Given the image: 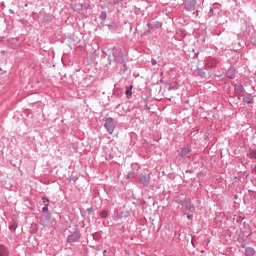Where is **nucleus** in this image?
<instances>
[{"label": "nucleus", "instance_id": "nucleus-1", "mask_svg": "<svg viewBox=\"0 0 256 256\" xmlns=\"http://www.w3.org/2000/svg\"><path fill=\"white\" fill-rule=\"evenodd\" d=\"M108 59L114 61L115 63H125L126 55L123 53V50L118 47L107 50Z\"/></svg>", "mask_w": 256, "mask_h": 256}, {"label": "nucleus", "instance_id": "nucleus-2", "mask_svg": "<svg viewBox=\"0 0 256 256\" xmlns=\"http://www.w3.org/2000/svg\"><path fill=\"white\" fill-rule=\"evenodd\" d=\"M117 123L115 122V119L112 117L107 118L104 124L105 129L109 133V135H113V131H115Z\"/></svg>", "mask_w": 256, "mask_h": 256}, {"label": "nucleus", "instance_id": "nucleus-3", "mask_svg": "<svg viewBox=\"0 0 256 256\" xmlns=\"http://www.w3.org/2000/svg\"><path fill=\"white\" fill-rule=\"evenodd\" d=\"M81 239V230L76 229L74 232L67 237V242L71 244L77 243Z\"/></svg>", "mask_w": 256, "mask_h": 256}, {"label": "nucleus", "instance_id": "nucleus-4", "mask_svg": "<svg viewBox=\"0 0 256 256\" xmlns=\"http://www.w3.org/2000/svg\"><path fill=\"white\" fill-rule=\"evenodd\" d=\"M184 7L186 11H194L197 9V0H185Z\"/></svg>", "mask_w": 256, "mask_h": 256}, {"label": "nucleus", "instance_id": "nucleus-5", "mask_svg": "<svg viewBox=\"0 0 256 256\" xmlns=\"http://www.w3.org/2000/svg\"><path fill=\"white\" fill-rule=\"evenodd\" d=\"M40 225H43L44 227H52L53 220H51L49 215H42L40 218Z\"/></svg>", "mask_w": 256, "mask_h": 256}, {"label": "nucleus", "instance_id": "nucleus-6", "mask_svg": "<svg viewBox=\"0 0 256 256\" xmlns=\"http://www.w3.org/2000/svg\"><path fill=\"white\" fill-rule=\"evenodd\" d=\"M151 180V176L147 173L140 174L139 181L143 184V187H149V181Z\"/></svg>", "mask_w": 256, "mask_h": 256}, {"label": "nucleus", "instance_id": "nucleus-7", "mask_svg": "<svg viewBox=\"0 0 256 256\" xmlns=\"http://www.w3.org/2000/svg\"><path fill=\"white\" fill-rule=\"evenodd\" d=\"M148 31L144 32V35H149L151 31H155V29H160L161 23L159 21H155L153 23H148Z\"/></svg>", "mask_w": 256, "mask_h": 256}, {"label": "nucleus", "instance_id": "nucleus-8", "mask_svg": "<svg viewBox=\"0 0 256 256\" xmlns=\"http://www.w3.org/2000/svg\"><path fill=\"white\" fill-rule=\"evenodd\" d=\"M70 7L74 11H83V9H89V4L72 3Z\"/></svg>", "mask_w": 256, "mask_h": 256}, {"label": "nucleus", "instance_id": "nucleus-9", "mask_svg": "<svg viewBox=\"0 0 256 256\" xmlns=\"http://www.w3.org/2000/svg\"><path fill=\"white\" fill-rule=\"evenodd\" d=\"M191 153V148L190 147H185V148H180L178 150V157H187Z\"/></svg>", "mask_w": 256, "mask_h": 256}, {"label": "nucleus", "instance_id": "nucleus-10", "mask_svg": "<svg viewBox=\"0 0 256 256\" xmlns=\"http://www.w3.org/2000/svg\"><path fill=\"white\" fill-rule=\"evenodd\" d=\"M194 209H195V207L191 204V201H189V200H186V202H184V205L182 206V211L193 212Z\"/></svg>", "mask_w": 256, "mask_h": 256}, {"label": "nucleus", "instance_id": "nucleus-11", "mask_svg": "<svg viewBox=\"0 0 256 256\" xmlns=\"http://www.w3.org/2000/svg\"><path fill=\"white\" fill-rule=\"evenodd\" d=\"M215 65H217V60H215L214 58L209 57L205 60V67L211 68L215 67Z\"/></svg>", "mask_w": 256, "mask_h": 256}, {"label": "nucleus", "instance_id": "nucleus-12", "mask_svg": "<svg viewBox=\"0 0 256 256\" xmlns=\"http://www.w3.org/2000/svg\"><path fill=\"white\" fill-rule=\"evenodd\" d=\"M234 91L236 95H241V93H245V87H243L241 84H236L234 87Z\"/></svg>", "mask_w": 256, "mask_h": 256}, {"label": "nucleus", "instance_id": "nucleus-13", "mask_svg": "<svg viewBox=\"0 0 256 256\" xmlns=\"http://www.w3.org/2000/svg\"><path fill=\"white\" fill-rule=\"evenodd\" d=\"M226 77H228L229 79H235V68L234 67H230L227 70Z\"/></svg>", "mask_w": 256, "mask_h": 256}, {"label": "nucleus", "instance_id": "nucleus-14", "mask_svg": "<svg viewBox=\"0 0 256 256\" xmlns=\"http://www.w3.org/2000/svg\"><path fill=\"white\" fill-rule=\"evenodd\" d=\"M0 256H9V250L4 245L0 246Z\"/></svg>", "mask_w": 256, "mask_h": 256}, {"label": "nucleus", "instance_id": "nucleus-15", "mask_svg": "<svg viewBox=\"0 0 256 256\" xmlns=\"http://www.w3.org/2000/svg\"><path fill=\"white\" fill-rule=\"evenodd\" d=\"M196 73L201 77L202 79H207V73L203 71L201 68L196 69Z\"/></svg>", "mask_w": 256, "mask_h": 256}, {"label": "nucleus", "instance_id": "nucleus-16", "mask_svg": "<svg viewBox=\"0 0 256 256\" xmlns=\"http://www.w3.org/2000/svg\"><path fill=\"white\" fill-rule=\"evenodd\" d=\"M217 11H219V8L211 7L208 12V17H215V13H217Z\"/></svg>", "mask_w": 256, "mask_h": 256}, {"label": "nucleus", "instance_id": "nucleus-17", "mask_svg": "<svg viewBox=\"0 0 256 256\" xmlns=\"http://www.w3.org/2000/svg\"><path fill=\"white\" fill-rule=\"evenodd\" d=\"M243 102L247 103L248 105H253V103H254L253 96H245L243 98Z\"/></svg>", "mask_w": 256, "mask_h": 256}, {"label": "nucleus", "instance_id": "nucleus-18", "mask_svg": "<svg viewBox=\"0 0 256 256\" xmlns=\"http://www.w3.org/2000/svg\"><path fill=\"white\" fill-rule=\"evenodd\" d=\"M245 255L246 256H253L255 255V249L248 247L245 249Z\"/></svg>", "mask_w": 256, "mask_h": 256}, {"label": "nucleus", "instance_id": "nucleus-19", "mask_svg": "<svg viewBox=\"0 0 256 256\" xmlns=\"http://www.w3.org/2000/svg\"><path fill=\"white\" fill-rule=\"evenodd\" d=\"M133 86L132 85H130V86H128L127 88H126V96L127 97H131V95H133Z\"/></svg>", "mask_w": 256, "mask_h": 256}, {"label": "nucleus", "instance_id": "nucleus-20", "mask_svg": "<svg viewBox=\"0 0 256 256\" xmlns=\"http://www.w3.org/2000/svg\"><path fill=\"white\" fill-rule=\"evenodd\" d=\"M248 157L250 159H256V150L250 149L248 152Z\"/></svg>", "mask_w": 256, "mask_h": 256}, {"label": "nucleus", "instance_id": "nucleus-21", "mask_svg": "<svg viewBox=\"0 0 256 256\" xmlns=\"http://www.w3.org/2000/svg\"><path fill=\"white\" fill-rule=\"evenodd\" d=\"M92 236L94 241H101V232H95Z\"/></svg>", "mask_w": 256, "mask_h": 256}, {"label": "nucleus", "instance_id": "nucleus-22", "mask_svg": "<svg viewBox=\"0 0 256 256\" xmlns=\"http://www.w3.org/2000/svg\"><path fill=\"white\" fill-rule=\"evenodd\" d=\"M123 0H108V5H119Z\"/></svg>", "mask_w": 256, "mask_h": 256}, {"label": "nucleus", "instance_id": "nucleus-23", "mask_svg": "<svg viewBox=\"0 0 256 256\" xmlns=\"http://www.w3.org/2000/svg\"><path fill=\"white\" fill-rule=\"evenodd\" d=\"M108 215H109V213L107 212V210H102V211L100 212V217H101L102 219H107Z\"/></svg>", "mask_w": 256, "mask_h": 256}, {"label": "nucleus", "instance_id": "nucleus-24", "mask_svg": "<svg viewBox=\"0 0 256 256\" xmlns=\"http://www.w3.org/2000/svg\"><path fill=\"white\" fill-rule=\"evenodd\" d=\"M37 231H39V226L37 224H32L31 232L32 233H37Z\"/></svg>", "mask_w": 256, "mask_h": 256}, {"label": "nucleus", "instance_id": "nucleus-25", "mask_svg": "<svg viewBox=\"0 0 256 256\" xmlns=\"http://www.w3.org/2000/svg\"><path fill=\"white\" fill-rule=\"evenodd\" d=\"M100 19H101V21H105V19H107V12L102 11L100 13Z\"/></svg>", "mask_w": 256, "mask_h": 256}, {"label": "nucleus", "instance_id": "nucleus-26", "mask_svg": "<svg viewBox=\"0 0 256 256\" xmlns=\"http://www.w3.org/2000/svg\"><path fill=\"white\" fill-rule=\"evenodd\" d=\"M9 230L12 232V233H15V231L17 230V224H11L9 226Z\"/></svg>", "mask_w": 256, "mask_h": 256}, {"label": "nucleus", "instance_id": "nucleus-27", "mask_svg": "<svg viewBox=\"0 0 256 256\" xmlns=\"http://www.w3.org/2000/svg\"><path fill=\"white\" fill-rule=\"evenodd\" d=\"M175 202L178 203V205H182V207H183V205L187 202V200L186 199H177Z\"/></svg>", "mask_w": 256, "mask_h": 256}, {"label": "nucleus", "instance_id": "nucleus-28", "mask_svg": "<svg viewBox=\"0 0 256 256\" xmlns=\"http://www.w3.org/2000/svg\"><path fill=\"white\" fill-rule=\"evenodd\" d=\"M43 213H47L49 211V204H45L44 207L42 208Z\"/></svg>", "mask_w": 256, "mask_h": 256}, {"label": "nucleus", "instance_id": "nucleus-29", "mask_svg": "<svg viewBox=\"0 0 256 256\" xmlns=\"http://www.w3.org/2000/svg\"><path fill=\"white\" fill-rule=\"evenodd\" d=\"M42 201H43L44 205H49V199L47 197H43Z\"/></svg>", "mask_w": 256, "mask_h": 256}, {"label": "nucleus", "instance_id": "nucleus-30", "mask_svg": "<svg viewBox=\"0 0 256 256\" xmlns=\"http://www.w3.org/2000/svg\"><path fill=\"white\" fill-rule=\"evenodd\" d=\"M111 159H113V156L111 154H107L106 155V160L111 161Z\"/></svg>", "mask_w": 256, "mask_h": 256}, {"label": "nucleus", "instance_id": "nucleus-31", "mask_svg": "<svg viewBox=\"0 0 256 256\" xmlns=\"http://www.w3.org/2000/svg\"><path fill=\"white\" fill-rule=\"evenodd\" d=\"M196 241H197V240L195 239V237H192L191 243H192L193 247H195Z\"/></svg>", "mask_w": 256, "mask_h": 256}, {"label": "nucleus", "instance_id": "nucleus-32", "mask_svg": "<svg viewBox=\"0 0 256 256\" xmlns=\"http://www.w3.org/2000/svg\"><path fill=\"white\" fill-rule=\"evenodd\" d=\"M93 211H95V210L93 209V207L87 208V213H93Z\"/></svg>", "mask_w": 256, "mask_h": 256}, {"label": "nucleus", "instance_id": "nucleus-33", "mask_svg": "<svg viewBox=\"0 0 256 256\" xmlns=\"http://www.w3.org/2000/svg\"><path fill=\"white\" fill-rule=\"evenodd\" d=\"M187 219H188L189 221H191V219H193V215H192V214H187Z\"/></svg>", "mask_w": 256, "mask_h": 256}, {"label": "nucleus", "instance_id": "nucleus-34", "mask_svg": "<svg viewBox=\"0 0 256 256\" xmlns=\"http://www.w3.org/2000/svg\"><path fill=\"white\" fill-rule=\"evenodd\" d=\"M151 63H152V65H157V60L152 59V60H151Z\"/></svg>", "mask_w": 256, "mask_h": 256}, {"label": "nucleus", "instance_id": "nucleus-35", "mask_svg": "<svg viewBox=\"0 0 256 256\" xmlns=\"http://www.w3.org/2000/svg\"><path fill=\"white\" fill-rule=\"evenodd\" d=\"M133 175H135V173H133V172H129V173H128V177H129V178L133 177Z\"/></svg>", "mask_w": 256, "mask_h": 256}, {"label": "nucleus", "instance_id": "nucleus-36", "mask_svg": "<svg viewBox=\"0 0 256 256\" xmlns=\"http://www.w3.org/2000/svg\"><path fill=\"white\" fill-rule=\"evenodd\" d=\"M192 15H195V17H197L199 15V11L193 12Z\"/></svg>", "mask_w": 256, "mask_h": 256}, {"label": "nucleus", "instance_id": "nucleus-37", "mask_svg": "<svg viewBox=\"0 0 256 256\" xmlns=\"http://www.w3.org/2000/svg\"><path fill=\"white\" fill-rule=\"evenodd\" d=\"M252 173H254V175H256V166H254V168L252 169Z\"/></svg>", "mask_w": 256, "mask_h": 256}, {"label": "nucleus", "instance_id": "nucleus-38", "mask_svg": "<svg viewBox=\"0 0 256 256\" xmlns=\"http://www.w3.org/2000/svg\"><path fill=\"white\" fill-rule=\"evenodd\" d=\"M9 13H11V15H15V11H13V10H9Z\"/></svg>", "mask_w": 256, "mask_h": 256}, {"label": "nucleus", "instance_id": "nucleus-39", "mask_svg": "<svg viewBox=\"0 0 256 256\" xmlns=\"http://www.w3.org/2000/svg\"><path fill=\"white\" fill-rule=\"evenodd\" d=\"M160 83H165V81H163V79L160 80Z\"/></svg>", "mask_w": 256, "mask_h": 256}, {"label": "nucleus", "instance_id": "nucleus-40", "mask_svg": "<svg viewBox=\"0 0 256 256\" xmlns=\"http://www.w3.org/2000/svg\"><path fill=\"white\" fill-rule=\"evenodd\" d=\"M238 100L241 101V96H238Z\"/></svg>", "mask_w": 256, "mask_h": 256}, {"label": "nucleus", "instance_id": "nucleus-41", "mask_svg": "<svg viewBox=\"0 0 256 256\" xmlns=\"http://www.w3.org/2000/svg\"><path fill=\"white\" fill-rule=\"evenodd\" d=\"M103 253H107V250H104Z\"/></svg>", "mask_w": 256, "mask_h": 256}, {"label": "nucleus", "instance_id": "nucleus-42", "mask_svg": "<svg viewBox=\"0 0 256 256\" xmlns=\"http://www.w3.org/2000/svg\"><path fill=\"white\" fill-rule=\"evenodd\" d=\"M160 75L162 76V75H163V72H161Z\"/></svg>", "mask_w": 256, "mask_h": 256}, {"label": "nucleus", "instance_id": "nucleus-43", "mask_svg": "<svg viewBox=\"0 0 256 256\" xmlns=\"http://www.w3.org/2000/svg\"><path fill=\"white\" fill-rule=\"evenodd\" d=\"M169 88L171 89V84H169Z\"/></svg>", "mask_w": 256, "mask_h": 256}, {"label": "nucleus", "instance_id": "nucleus-44", "mask_svg": "<svg viewBox=\"0 0 256 256\" xmlns=\"http://www.w3.org/2000/svg\"><path fill=\"white\" fill-rule=\"evenodd\" d=\"M206 241H207V243H209V240H208V239H207Z\"/></svg>", "mask_w": 256, "mask_h": 256}, {"label": "nucleus", "instance_id": "nucleus-45", "mask_svg": "<svg viewBox=\"0 0 256 256\" xmlns=\"http://www.w3.org/2000/svg\"><path fill=\"white\" fill-rule=\"evenodd\" d=\"M147 107V109H149V107L148 106H146Z\"/></svg>", "mask_w": 256, "mask_h": 256}, {"label": "nucleus", "instance_id": "nucleus-46", "mask_svg": "<svg viewBox=\"0 0 256 256\" xmlns=\"http://www.w3.org/2000/svg\"><path fill=\"white\" fill-rule=\"evenodd\" d=\"M147 107V109H149V107L148 106H146Z\"/></svg>", "mask_w": 256, "mask_h": 256}, {"label": "nucleus", "instance_id": "nucleus-47", "mask_svg": "<svg viewBox=\"0 0 256 256\" xmlns=\"http://www.w3.org/2000/svg\"><path fill=\"white\" fill-rule=\"evenodd\" d=\"M147 107V109H149V107L148 106H146Z\"/></svg>", "mask_w": 256, "mask_h": 256}]
</instances>
